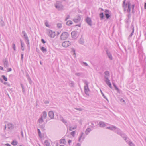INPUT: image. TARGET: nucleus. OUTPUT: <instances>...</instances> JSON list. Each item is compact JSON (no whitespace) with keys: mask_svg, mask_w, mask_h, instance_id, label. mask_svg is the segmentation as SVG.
<instances>
[{"mask_svg":"<svg viewBox=\"0 0 146 146\" xmlns=\"http://www.w3.org/2000/svg\"><path fill=\"white\" fill-rule=\"evenodd\" d=\"M86 23L88 24L89 25L91 26L92 25V21L91 19L87 17L86 19Z\"/></svg>","mask_w":146,"mask_h":146,"instance_id":"nucleus-15","label":"nucleus"},{"mask_svg":"<svg viewBox=\"0 0 146 146\" xmlns=\"http://www.w3.org/2000/svg\"><path fill=\"white\" fill-rule=\"evenodd\" d=\"M5 23L3 20V18H1L0 25L1 26L3 27L5 26Z\"/></svg>","mask_w":146,"mask_h":146,"instance_id":"nucleus-27","label":"nucleus"},{"mask_svg":"<svg viewBox=\"0 0 146 146\" xmlns=\"http://www.w3.org/2000/svg\"><path fill=\"white\" fill-rule=\"evenodd\" d=\"M79 43L81 44H83L84 43V41L83 39L80 38L79 41Z\"/></svg>","mask_w":146,"mask_h":146,"instance_id":"nucleus-43","label":"nucleus"},{"mask_svg":"<svg viewBox=\"0 0 146 146\" xmlns=\"http://www.w3.org/2000/svg\"><path fill=\"white\" fill-rule=\"evenodd\" d=\"M23 54H21V58L22 60H23Z\"/></svg>","mask_w":146,"mask_h":146,"instance_id":"nucleus-54","label":"nucleus"},{"mask_svg":"<svg viewBox=\"0 0 146 146\" xmlns=\"http://www.w3.org/2000/svg\"><path fill=\"white\" fill-rule=\"evenodd\" d=\"M124 138L122 137L129 145V146H135V144L131 141H129V138L127 137V135L125 133Z\"/></svg>","mask_w":146,"mask_h":146,"instance_id":"nucleus-6","label":"nucleus"},{"mask_svg":"<svg viewBox=\"0 0 146 146\" xmlns=\"http://www.w3.org/2000/svg\"><path fill=\"white\" fill-rule=\"evenodd\" d=\"M44 121V120L43 119V118L42 117L40 118L38 120V122L39 123H42Z\"/></svg>","mask_w":146,"mask_h":146,"instance_id":"nucleus-32","label":"nucleus"},{"mask_svg":"<svg viewBox=\"0 0 146 146\" xmlns=\"http://www.w3.org/2000/svg\"><path fill=\"white\" fill-rule=\"evenodd\" d=\"M60 120L62 121V122H63L64 123V124L67 126V125L66 124V123H67V121H66L63 118V117L61 115L60 116Z\"/></svg>","mask_w":146,"mask_h":146,"instance_id":"nucleus-22","label":"nucleus"},{"mask_svg":"<svg viewBox=\"0 0 146 146\" xmlns=\"http://www.w3.org/2000/svg\"><path fill=\"white\" fill-rule=\"evenodd\" d=\"M83 134H84V133L83 132H82L81 133L80 135V137H79V139H78V141L79 142L80 141L82 137V139L83 140H84V138H85V137H84V136L83 137Z\"/></svg>","mask_w":146,"mask_h":146,"instance_id":"nucleus-26","label":"nucleus"},{"mask_svg":"<svg viewBox=\"0 0 146 146\" xmlns=\"http://www.w3.org/2000/svg\"><path fill=\"white\" fill-rule=\"evenodd\" d=\"M69 34L68 32H64L62 33L60 36L61 40H64L66 39L69 36Z\"/></svg>","mask_w":146,"mask_h":146,"instance_id":"nucleus-8","label":"nucleus"},{"mask_svg":"<svg viewBox=\"0 0 146 146\" xmlns=\"http://www.w3.org/2000/svg\"><path fill=\"white\" fill-rule=\"evenodd\" d=\"M106 129L112 130L121 136V137H123L124 138L125 133L116 126L111 125L110 126L107 127Z\"/></svg>","mask_w":146,"mask_h":146,"instance_id":"nucleus-1","label":"nucleus"},{"mask_svg":"<svg viewBox=\"0 0 146 146\" xmlns=\"http://www.w3.org/2000/svg\"><path fill=\"white\" fill-rule=\"evenodd\" d=\"M55 7L58 10L61 11L63 10L64 6L63 5L59 2H57L54 4Z\"/></svg>","mask_w":146,"mask_h":146,"instance_id":"nucleus-7","label":"nucleus"},{"mask_svg":"<svg viewBox=\"0 0 146 146\" xmlns=\"http://www.w3.org/2000/svg\"><path fill=\"white\" fill-rule=\"evenodd\" d=\"M22 33L23 35L25 42L27 45L28 47L29 48H30L29 40L28 38L27 34L24 31H22Z\"/></svg>","mask_w":146,"mask_h":146,"instance_id":"nucleus-5","label":"nucleus"},{"mask_svg":"<svg viewBox=\"0 0 146 146\" xmlns=\"http://www.w3.org/2000/svg\"><path fill=\"white\" fill-rule=\"evenodd\" d=\"M71 44V42L68 41H64L62 44V46L64 47H67L69 46Z\"/></svg>","mask_w":146,"mask_h":146,"instance_id":"nucleus-12","label":"nucleus"},{"mask_svg":"<svg viewBox=\"0 0 146 146\" xmlns=\"http://www.w3.org/2000/svg\"><path fill=\"white\" fill-rule=\"evenodd\" d=\"M21 136H22V138H24V135H23V131L22 130L21 131Z\"/></svg>","mask_w":146,"mask_h":146,"instance_id":"nucleus-55","label":"nucleus"},{"mask_svg":"<svg viewBox=\"0 0 146 146\" xmlns=\"http://www.w3.org/2000/svg\"><path fill=\"white\" fill-rule=\"evenodd\" d=\"M113 85L115 89L118 92L119 91V88L117 87V86L114 83H113Z\"/></svg>","mask_w":146,"mask_h":146,"instance_id":"nucleus-35","label":"nucleus"},{"mask_svg":"<svg viewBox=\"0 0 146 146\" xmlns=\"http://www.w3.org/2000/svg\"><path fill=\"white\" fill-rule=\"evenodd\" d=\"M120 101L122 102H125V101L123 98H121L120 99Z\"/></svg>","mask_w":146,"mask_h":146,"instance_id":"nucleus-57","label":"nucleus"},{"mask_svg":"<svg viewBox=\"0 0 146 146\" xmlns=\"http://www.w3.org/2000/svg\"><path fill=\"white\" fill-rule=\"evenodd\" d=\"M12 70V69L11 68H9L7 69V72H9L11 71Z\"/></svg>","mask_w":146,"mask_h":146,"instance_id":"nucleus-59","label":"nucleus"},{"mask_svg":"<svg viewBox=\"0 0 146 146\" xmlns=\"http://www.w3.org/2000/svg\"><path fill=\"white\" fill-rule=\"evenodd\" d=\"M104 12L105 16L107 19H108L111 17V11L109 10L106 9L105 10Z\"/></svg>","mask_w":146,"mask_h":146,"instance_id":"nucleus-9","label":"nucleus"},{"mask_svg":"<svg viewBox=\"0 0 146 146\" xmlns=\"http://www.w3.org/2000/svg\"><path fill=\"white\" fill-rule=\"evenodd\" d=\"M20 41L21 47H24L25 46V44L23 41L21 39H20Z\"/></svg>","mask_w":146,"mask_h":146,"instance_id":"nucleus-39","label":"nucleus"},{"mask_svg":"<svg viewBox=\"0 0 146 146\" xmlns=\"http://www.w3.org/2000/svg\"><path fill=\"white\" fill-rule=\"evenodd\" d=\"M128 14L127 15V19L126 21V23H129L130 22V19L131 17V13H128Z\"/></svg>","mask_w":146,"mask_h":146,"instance_id":"nucleus-17","label":"nucleus"},{"mask_svg":"<svg viewBox=\"0 0 146 146\" xmlns=\"http://www.w3.org/2000/svg\"><path fill=\"white\" fill-rule=\"evenodd\" d=\"M2 77L3 78L4 80L5 81H7V78L4 75L2 76Z\"/></svg>","mask_w":146,"mask_h":146,"instance_id":"nucleus-44","label":"nucleus"},{"mask_svg":"<svg viewBox=\"0 0 146 146\" xmlns=\"http://www.w3.org/2000/svg\"><path fill=\"white\" fill-rule=\"evenodd\" d=\"M48 33V36L51 38H54L56 36V34L55 32L53 31L52 30L48 29L47 30Z\"/></svg>","mask_w":146,"mask_h":146,"instance_id":"nucleus-10","label":"nucleus"},{"mask_svg":"<svg viewBox=\"0 0 146 146\" xmlns=\"http://www.w3.org/2000/svg\"><path fill=\"white\" fill-rule=\"evenodd\" d=\"M106 123L103 121H100L98 123V125L100 127H104L106 126Z\"/></svg>","mask_w":146,"mask_h":146,"instance_id":"nucleus-19","label":"nucleus"},{"mask_svg":"<svg viewBox=\"0 0 146 146\" xmlns=\"http://www.w3.org/2000/svg\"><path fill=\"white\" fill-rule=\"evenodd\" d=\"M37 131H38V134L39 136V137H40L41 135V131H40V130L38 129H37Z\"/></svg>","mask_w":146,"mask_h":146,"instance_id":"nucleus-50","label":"nucleus"},{"mask_svg":"<svg viewBox=\"0 0 146 146\" xmlns=\"http://www.w3.org/2000/svg\"><path fill=\"white\" fill-rule=\"evenodd\" d=\"M18 143V142L16 141L13 140L12 142V144L13 146L16 145Z\"/></svg>","mask_w":146,"mask_h":146,"instance_id":"nucleus-36","label":"nucleus"},{"mask_svg":"<svg viewBox=\"0 0 146 146\" xmlns=\"http://www.w3.org/2000/svg\"><path fill=\"white\" fill-rule=\"evenodd\" d=\"M57 26L58 28H61L62 27V24L60 23H58L57 25Z\"/></svg>","mask_w":146,"mask_h":146,"instance_id":"nucleus-46","label":"nucleus"},{"mask_svg":"<svg viewBox=\"0 0 146 146\" xmlns=\"http://www.w3.org/2000/svg\"><path fill=\"white\" fill-rule=\"evenodd\" d=\"M126 0H124L123 2L122 7L124 12L127 11V13H130L131 11V3L130 1L126 3Z\"/></svg>","mask_w":146,"mask_h":146,"instance_id":"nucleus-2","label":"nucleus"},{"mask_svg":"<svg viewBox=\"0 0 146 146\" xmlns=\"http://www.w3.org/2000/svg\"><path fill=\"white\" fill-rule=\"evenodd\" d=\"M70 86L71 87H74V82L72 81H70Z\"/></svg>","mask_w":146,"mask_h":146,"instance_id":"nucleus-42","label":"nucleus"},{"mask_svg":"<svg viewBox=\"0 0 146 146\" xmlns=\"http://www.w3.org/2000/svg\"><path fill=\"white\" fill-rule=\"evenodd\" d=\"M75 109L76 110L80 111H81L82 110V109L81 108H75Z\"/></svg>","mask_w":146,"mask_h":146,"instance_id":"nucleus-56","label":"nucleus"},{"mask_svg":"<svg viewBox=\"0 0 146 146\" xmlns=\"http://www.w3.org/2000/svg\"><path fill=\"white\" fill-rule=\"evenodd\" d=\"M144 8L145 9H146V2L145 3H144Z\"/></svg>","mask_w":146,"mask_h":146,"instance_id":"nucleus-63","label":"nucleus"},{"mask_svg":"<svg viewBox=\"0 0 146 146\" xmlns=\"http://www.w3.org/2000/svg\"><path fill=\"white\" fill-rule=\"evenodd\" d=\"M104 74L105 76H104L105 78L104 81L106 83V84L111 88H112V87L111 86V83L110 80L108 78L107 76H110L109 72L108 71H106L104 72Z\"/></svg>","mask_w":146,"mask_h":146,"instance_id":"nucleus-3","label":"nucleus"},{"mask_svg":"<svg viewBox=\"0 0 146 146\" xmlns=\"http://www.w3.org/2000/svg\"><path fill=\"white\" fill-rule=\"evenodd\" d=\"M12 48L14 51H16V46L15 44L14 43L12 44Z\"/></svg>","mask_w":146,"mask_h":146,"instance_id":"nucleus-48","label":"nucleus"},{"mask_svg":"<svg viewBox=\"0 0 146 146\" xmlns=\"http://www.w3.org/2000/svg\"><path fill=\"white\" fill-rule=\"evenodd\" d=\"M6 146H11L9 144L7 143L5 144Z\"/></svg>","mask_w":146,"mask_h":146,"instance_id":"nucleus-64","label":"nucleus"},{"mask_svg":"<svg viewBox=\"0 0 146 146\" xmlns=\"http://www.w3.org/2000/svg\"><path fill=\"white\" fill-rule=\"evenodd\" d=\"M0 70H3V67L0 66Z\"/></svg>","mask_w":146,"mask_h":146,"instance_id":"nucleus-61","label":"nucleus"},{"mask_svg":"<svg viewBox=\"0 0 146 146\" xmlns=\"http://www.w3.org/2000/svg\"><path fill=\"white\" fill-rule=\"evenodd\" d=\"M99 16L100 17L101 20H102L103 19L104 17V13L102 12H101L99 14Z\"/></svg>","mask_w":146,"mask_h":146,"instance_id":"nucleus-31","label":"nucleus"},{"mask_svg":"<svg viewBox=\"0 0 146 146\" xmlns=\"http://www.w3.org/2000/svg\"><path fill=\"white\" fill-rule=\"evenodd\" d=\"M41 42L43 44H45V43L46 42L43 39H41Z\"/></svg>","mask_w":146,"mask_h":146,"instance_id":"nucleus-53","label":"nucleus"},{"mask_svg":"<svg viewBox=\"0 0 146 146\" xmlns=\"http://www.w3.org/2000/svg\"><path fill=\"white\" fill-rule=\"evenodd\" d=\"M90 123L91 125H90V127L92 129H91L92 130L97 128L96 127L98 125V123L96 121H94L93 122H91Z\"/></svg>","mask_w":146,"mask_h":146,"instance_id":"nucleus-11","label":"nucleus"},{"mask_svg":"<svg viewBox=\"0 0 146 146\" xmlns=\"http://www.w3.org/2000/svg\"><path fill=\"white\" fill-rule=\"evenodd\" d=\"M21 50L22 51H24L25 50V48L24 47H21Z\"/></svg>","mask_w":146,"mask_h":146,"instance_id":"nucleus-62","label":"nucleus"},{"mask_svg":"<svg viewBox=\"0 0 146 146\" xmlns=\"http://www.w3.org/2000/svg\"><path fill=\"white\" fill-rule=\"evenodd\" d=\"M60 143L61 144H65L66 143V142L65 139H61L60 140Z\"/></svg>","mask_w":146,"mask_h":146,"instance_id":"nucleus-29","label":"nucleus"},{"mask_svg":"<svg viewBox=\"0 0 146 146\" xmlns=\"http://www.w3.org/2000/svg\"><path fill=\"white\" fill-rule=\"evenodd\" d=\"M71 35L72 38H75L76 36V32L75 31H72L71 33Z\"/></svg>","mask_w":146,"mask_h":146,"instance_id":"nucleus-20","label":"nucleus"},{"mask_svg":"<svg viewBox=\"0 0 146 146\" xmlns=\"http://www.w3.org/2000/svg\"><path fill=\"white\" fill-rule=\"evenodd\" d=\"M76 127H69V130L70 131H72L73 130L75 129H76Z\"/></svg>","mask_w":146,"mask_h":146,"instance_id":"nucleus-45","label":"nucleus"},{"mask_svg":"<svg viewBox=\"0 0 146 146\" xmlns=\"http://www.w3.org/2000/svg\"><path fill=\"white\" fill-rule=\"evenodd\" d=\"M83 63L86 66H89L88 65V64L84 62H83Z\"/></svg>","mask_w":146,"mask_h":146,"instance_id":"nucleus-58","label":"nucleus"},{"mask_svg":"<svg viewBox=\"0 0 146 146\" xmlns=\"http://www.w3.org/2000/svg\"><path fill=\"white\" fill-rule=\"evenodd\" d=\"M3 64L4 67L5 68H7L8 67L9 64H8V61L7 59L5 60L4 61Z\"/></svg>","mask_w":146,"mask_h":146,"instance_id":"nucleus-24","label":"nucleus"},{"mask_svg":"<svg viewBox=\"0 0 146 146\" xmlns=\"http://www.w3.org/2000/svg\"><path fill=\"white\" fill-rule=\"evenodd\" d=\"M70 16L69 15H68L67 17L66 18L65 21H66L70 18Z\"/></svg>","mask_w":146,"mask_h":146,"instance_id":"nucleus-52","label":"nucleus"},{"mask_svg":"<svg viewBox=\"0 0 146 146\" xmlns=\"http://www.w3.org/2000/svg\"><path fill=\"white\" fill-rule=\"evenodd\" d=\"M75 146H81V145L80 143H77Z\"/></svg>","mask_w":146,"mask_h":146,"instance_id":"nucleus-60","label":"nucleus"},{"mask_svg":"<svg viewBox=\"0 0 146 146\" xmlns=\"http://www.w3.org/2000/svg\"><path fill=\"white\" fill-rule=\"evenodd\" d=\"M41 117L44 119H45L47 117V113L45 111H43L41 115Z\"/></svg>","mask_w":146,"mask_h":146,"instance_id":"nucleus-21","label":"nucleus"},{"mask_svg":"<svg viewBox=\"0 0 146 146\" xmlns=\"http://www.w3.org/2000/svg\"><path fill=\"white\" fill-rule=\"evenodd\" d=\"M83 73H76L75 74L76 76H80Z\"/></svg>","mask_w":146,"mask_h":146,"instance_id":"nucleus-47","label":"nucleus"},{"mask_svg":"<svg viewBox=\"0 0 146 146\" xmlns=\"http://www.w3.org/2000/svg\"><path fill=\"white\" fill-rule=\"evenodd\" d=\"M45 125L44 124H42L41 125H40V128L43 130H45Z\"/></svg>","mask_w":146,"mask_h":146,"instance_id":"nucleus-38","label":"nucleus"},{"mask_svg":"<svg viewBox=\"0 0 146 146\" xmlns=\"http://www.w3.org/2000/svg\"><path fill=\"white\" fill-rule=\"evenodd\" d=\"M26 76L27 77V78L28 79V80L29 84H31L32 81L30 76H29L28 74Z\"/></svg>","mask_w":146,"mask_h":146,"instance_id":"nucleus-30","label":"nucleus"},{"mask_svg":"<svg viewBox=\"0 0 146 146\" xmlns=\"http://www.w3.org/2000/svg\"><path fill=\"white\" fill-rule=\"evenodd\" d=\"M105 51L108 58L111 60H113V57L110 52L108 51L107 48L105 49Z\"/></svg>","mask_w":146,"mask_h":146,"instance_id":"nucleus-13","label":"nucleus"},{"mask_svg":"<svg viewBox=\"0 0 146 146\" xmlns=\"http://www.w3.org/2000/svg\"><path fill=\"white\" fill-rule=\"evenodd\" d=\"M73 23L72 21H71L69 20L66 23V24L68 26H70L72 25Z\"/></svg>","mask_w":146,"mask_h":146,"instance_id":"nucleus-34","label":"nucleus"},{"mask_svg":"<svg viewBox=\"0 0 146 146\" xmlns=\"http://www.w3.org/2000/svg\"><path fill=\"white\" fill-rule=\"evenodd\" d=\"M75 131H72L71 132L70 134L72 135L73 137H74L75 135Z\"/></svg>","mask_w":146,"mask_h":146,"instance_id":"nucleus-49","label":"nucleus"},{"mask_svg":"<svg viewBox=\"0 0 146 146\" xmlns=\"http://www.w3.org/2000/svg\"><path fill=\"white\" fill-rule=\"evenodd\" d=\"M7 126L9 129H12L14 128V126L13 124L11 123L8 124Z\"/></svg>","mask_w":146,"mask_h":146,"instance_id":"nucleus-25","label":"nucleus"},{"mask_svg":"<svg viewBox=\"0 0 146 146\" xmlns=\"http://www.w3.org/2000/svg\"><path fill=\"white\" fill-rule=\"evenodd\" d=\"M101 94L102 96L103 97L106 99L108 101V99L105 96L104 94L103 93L102 91L101 90Z\"/></svg>","mask_w":146,"mask_h":146,"instance_id":"nucleus-41","label":"nucleus"},{"mask_svg":"<svg viewBox=\"0 0 146 146\" xmlns=\"http://www.w3.org/2000/svg\"><path fill=\"white\" fill-rule=\"evenodd\" d=\"M44 144L46 146H50V144L48 141L47 140H46L45 141Z\"/></svg>","mask_w":146,"mask_h":146,"instance_id":"nucleus-37","label":"nucleus"},{"mask_svg":"<svg viewBox=\"0 0 146 146\" xmlns=\"http://www.w3.org/2000/svg\"><path fill=\"white\" fill-rule=\"evenodd\" d=\"M91 130H92V129L90 128H87L86 129V131H85V133L86 135H88L89 133L90 132V131H91Z\"/></svg>","mask_w":146,"mask_h":146,"instance_id":"nucleus-28","label":"nucleus"},{"mask_svg":"<svg viewBox=\"0 0 146 146\" xmlns=\"http://www.w3.org/2000/svg\"><path fill=\"white\" fill-rule=\"evenodd\" d=\"M40 48L41 51L43 53H46L47 52L46 48H45L44 46L40 47Z\"/></svg>","mask_w":146,"mask_h":146,"instance_id":"nucleus-23","label":"nucleus"},{"mask_svg":"<svg viewBox=\"0 0 146 146\" xmlns=\"http://www.w3.org/2000/svg\"><path fill=\"white\" fill-rule=\"evenodd\" d=\"M80 20L81 17L80 16H76L73 19V21L76 23H78Z\"/></svg>","mask_w":146,"mask_h":146,"instance_id":"nucleus-14","label":"nucleus"},{"mask_svg":"<svg viewBox=\"0 0 146 146\" xmlns=\"http://www.w3.org/2000/svg\"><path fill=\"white\" fill-rule=\"evenodd\" d=\"M45 25L46 26L48 27H50V26L49 25L48 23V22L46 21L45 23Z\"/></svg>","mask_w":146,"mask_h":146,"instance_id":"nucleus-51","label":"nucleus"},{"mask_svg":"<svg viewBox=\"0 0 146 146\" xmlns=\"http://www.w3.org/2000/svg\"><path fill=\"white\" fill-rule=\"evenodd\" d=\"M84 82L85 84V86L84 87L85 93L87 96H89V92L90 91V90L88 87L89 83L86 80H84Z\"/></svg>","mask_w":146,"mask_h":146,"instance_id":"nucleus-4","label":"nucleus"},{"mask_svg":"<svg viewBox=\"0 0 146 146\" xmlns=\"http://www.w3.org/2000/svg\"><path fill=\"white\" fill-rule=\"evenodd\" d=\"M131 27L132 28V31L129 36L128 39L130 38L133 35V34L134 31V27L132 23L131 25Z\"/></svg>","mask_w":146,"mask_h":146,"instance_id":"nucleus-18","label":"nucleus"},{"mask_svg":"<svg viewBox=\"0 0 146 146\" xmlns=\"http://www.w3.org/2000/svg\"><path fill=\"white\" fill-rule=\"evenodd\" d=\"M131 6V8H132V13L134 14L135 13V11L134 10V9L135 8V4H133Z\"/></svg>","mask_w":146,"mask_h":146,"instance_id":"nucleus-33","label":"nucleus"},{"mask_svg":"<svg viewBox=\"0 0 146 146\" xmlns=\"http://www.w3.org/2000/svg\"><path fill=\"white\" fill-rule=\"evenodd\" d=\"M21 86L22 87V92L23 93L25 92V87L23 85V84H20Z\"/></svg>","mask_w":146,"mask_h":146,"instance_id":"nucleus-40","label":"nucleus"},{"mask_svg":"<svg viewBox=\"0 0 146 146\" xmlns=\"http://www.w3.org/2000/svg\"><path fill=\"white\" fill-rule=\"evenodd\" d=\"M48 115L51 119H53L54 118V113L52 111H50L48 113Z\"/></svg>","mask_w":146,"mask_h":146,"instance_id":"nucleus-16","label":"nucleus"}]
</instances>
